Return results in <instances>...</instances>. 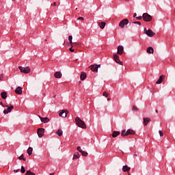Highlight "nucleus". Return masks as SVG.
I'll use <instances>...</instances> for the list:
<instances>
[{"instance_id":"40","label":"nucleus","mask_w":175,"mask_h":175,"mask_svg":"<svg viewBox=\"0 0 175 175\" xmlns=\"http://www.w3.org/2000/svg\"><path fill=\"white\" fill-rule=\"evenodd\" d=\"M18 172H20V169L14 170V173H18Z\"/></svg>"},{"instance_id":"7","label":"nucleus","mask_w":175,"mask_h":175,"mask_svg":"<svg viewBox=\"0 0 175 175\" xmlns=\"http://www.w3.org/2000/svg\"><path fill=\"white\" fill-rule=\"evenodd\" d=\"M113 59L116 64H119V65H122V62L120 60V56H118V55H113Z\"/></svg>"},{"instance_id":"21","label":"nucleus","mask_w":175,"mask_h":175,"mask_svg":"<svg viewBox=\"0 0 175 175\" xmlns=\"http://www.w3.org/2000/svg\"><path fill=\"white\" fill-rule=\"evenodd\" d=\"M120 131H113L112 133V137H117V136H120Z\"/></svg>"},{"instance_id":"41","label":"nucleus","mask_w":175,"mask_h":175,"mask_svg":"<svg viewBox=\"0 0 175 175\" xmlns=\"http://www.w3.org/2000/svg\"><path fill=\"white\" fill-rule=\"evenodd\" d=\"M137 20H142L143 18V16H137L136 17Z\"/></svg>"},{"instance_id":"31","label":"nucleus","mask_w":175,"mask_h":175,"mask_svg":"<svg viewBox=\"0 0 175 175\" xmlns=\"http://www.w3.org/2000/svg\"><path fill=\"white\" fill-rule=\"evenodd\" d=\"M80 157H79V154H75L73 157H72V159H79Z\"/></svg>"},{"instance_id":"39","label":"nucleus","mask_w":175,"mask_h":175,"mask_svg":"<svg viewBox=\"0 0 175 175\" xmlns=\"http://www.w3.org/2000/svg\"><path fill=\"white\" fill-rule=\"evenodd\" d=\"M69 51H70L71 53H75V49H72V47L69 49Z\"/></svg>"},{"instance_id":"42","label":"nucleus","mask_w":175,"mask_h":175,"mask_svg":"<svg viewBox=\"0 0 175 175\" xmlns=\"http://www.w3.org/2000/svg\"><path fill=\"white\" fill-rule=\"evenodd\" d=\"M2 79H3V75H0V81L2 80Z\"/></svg>"},{"instance_id":"2","label":"nucleus","mask_w":175,"mask_h":175,"mask_svg":"<svg viewBox=\"0 0 175 175\" xmlns=\"http://www.w3.org/2000/svg\"><path fill=\"white\" fill-rule=\"evenodd\" d=\"M18 69L20 70L21 73H25V75H28V73L31 72V68L29 67L19 66Z\"/></svg>"},{"instance_id":"22","label":"nucleus","mask_w":175,"mask_h":175,"mask_svg":"<svg viewBox=\"0 0 175 175\" xmlns=\"http://www.w3.org/2000/svg\"><path fill=\"white\" fill-rule=\"evenodd\" d=\"M2 99H6L8 98V93L6 92H3L1 94Z\"/></svg>"},{"instance_id":"6","label":"nucleus","mask_w":175,"mask_h":175,"mask_svg":"<svg viewBox=\"0 0 175 175\" xmlns=\"http://www.w3.org/2000/svg\"><path fill=\"white\" fill-rule=\"evenodd\" d=\"M91 70H92V72H98V69H99V68H100V64L96 65H91L90 66Z\"/></svg>"},{"instance_id":"45","label":"nucleus","mask_w":175,"mask_h":175,"mask_svg":"<svg viewBox=\"0 0 175 175\" xmlns=\"http://www.w3.org/2000/svg\"><path fill=\"white\" fill-rule=\"evenodd\" d=\"M0 105H1V106H3V103L2 102L0 103Z\"/></svg>"},{"instance_id":"3","label":"nucleus","mask_w":175,"mask_h":175,"mask_svg":"<svg viewBox=\"0 0 175 175\" xmlns=\"http://www.w3.org/2000/svg\"><path fill=\"white\" fill-rule=\"evenodd\" d=\"M142 18H144V21L148 23L152 20V16H151V15L148 14V13H144L142 15Z\"/></svg>"},{"instance_id":"24","label":"nucleus","mask_w":175,"mask_h":175,"mask_svg":"<svg viewBox=\"0 0 175 175\" xmlns=\"http://www.w3.org/2000/svg\"><path fill=\"white\" fill-rule=\"evenodd\" d=\"M32 151H33V148H32V147L28 148L27 149L28 155H32Z\"/></svg>"},{"instance_id":"46","label":"nucleus","mask_w":175,"mask_h":175,"mask_svg":"<svg viewBox=\"0 0 175 175\" xmlns=\"http://www.w3.org/2000/svg\"><path fill=\"white\" fill-rule=\"evenodd\" d=\"M55 174V173L53 172V173H51V174H49V175H54Z\"/></svg>"},{"instance_id":"8","label":"nucleus","mask_w":175,"mask_h":175,"mask_svg":"<svg viewBox=\"0 0 175 175\" xmlns=\"http://www.w3.org/2000/svg\"><path fill=\"white\" fill-rule=\"evenodd\" d=\"M38 135L39 137H43L44 135V129H38Z\"/></svg>"},{"instance_id":"20","label":"nucleus","mask_w":175,"mask_h":175,"mask_svg":"<svg viewBox=\"0 0 175 175\" xmlns=\"http://www.w3.org/2000/svg\"><path fill=\"white\" fill-rule=\"evenodd\" d=\"M131 170V167H128V165H124L122 167V172H129Z\"/></svg>"},{"instance_id":"25","label":"nucleus","mask_w":175,"mask_h":175,"mask_svg":"<svg viewBox=\"0 0 175 175\" xmlns=\"http://www.w3.org/2000/svg\"><path fill=\"white\" fill-rule=\"evenodd\" d=\"M64 132L62 131V130L58 129L56 131V135H58V136H62Z\"/></svg>"},{"instance_id":"10","label":"nucleus","mask_w":175,"mask_h":175,"mask_svg":"<svg viewBox=\"0 0 175 175\" xmlns=\"http://www.w3.org/2000/svg\"><path fill=\"white\" fill-rule=\"evenodd\" d=\"M59 117H62L63 118H66L68 116V111H64L62 110L59 113Z\"/></svg>"},{"instance_id":"1","label":"nucleus","mask_w":175,"mask_h":175,"mask_svg":"<svg viewBox=\"0 0 175 175\" xmlns=\"http://www.w3.org/2000/svg\"><path fill=\"white\" fill-rule=\"evenodd\" d=\"M75 122H76L77 126H79V128H82L83 129H87V126L85 125V123L84 122V121H83L81 119H80V118H79V117L76 118Z\"/></svg>"},{"instance_id":"16","label":"nucleus","mask_w":175,"mask_h":175,"mask_svg":"<svg viewBox=\"0 0 175 175\" xmlns=\"http://www.w3.org/2000/svg\"><path fill=\"white\" fill-rule=\"evenodd\" d=\"M148 54H154V48L152 46H149L146 49Z\"/></svg>"},{"instance_id":"11","label":"nucleus","mask_w":175,"mask_h":175,"mask_svg":"<svg viewBox=\"0 0 175 175\" xmlns=\"http://www.w3.org/2000/svg\"><path fill=\"white\" fill-rule=\"evenodd\" d=\"M124 52V46L120 45L118 46V51L117 53L119 54V55H122V53Z\"/></svg>"},{"instance_id":"18","label":"nucleus","mask_w":175,"mask_h":175,"mask_svg":"<svg viewBox=\"0 0 175 175\" xmlns=\"http://www.w3.org/2000/svg\"><path fill=\"white\" fill-rule=\"evenodd\" d=\"M87 79V74L84 72H82L81 74V80L84 81Z\"/></svg>"},{"instance_id":"17","label":"nucleus","mask_w":175,"mask_h":175,"mask_svg":"<svg viewBox=\"0 0 175 175\" xmlns=\"http://www.w3.org/2000/svg\"><path fill=\"white\" fill-rule=\"evenodd\" d=\"M164 79H165V75L160 76L159 79L156 81V84H161L162 81H163Z\"/></svg>"},{"instance_id":"23","label":"nucleus","mask_w":175,"mask_h":175,"mask_svg":"<svg viewBox=\"0 0 175 175\" xmlns=\"http://www.w3.org/2000/svg\"><path fill=\"white\" fill-rule=\"evenodd\" d=\"M126 133H127V135H135V131H133L132 129H128L126 131Z\"/></svg>"},{"instance_id":"50","label":"nucleus","mask_w":175,"mask_h":175,"mask_svg":"<svg viewBox=\"0 0 175 175\" xmlns=\"http://www.w3.org/2000/svg\"><path fill=\"white\" fill-rule=\"evenodd\" d=\"M12 1H16V0H12Z\"/></svg>"},{"instance_id":"47","label":"nucleus","mask_w":175,"mask_h":175,"mask_svg":"<svg viewBox=\"0 0 175 175\" xmlns=\"http://www.w3.org/2000/svg\"><path fill=\"white\" fill-rule=\"evenodd\" d=\"M155 112H156V113H158V110H155Z\"/></svg>"},{"instance_id":"44","label":"nucleus","mask_w":175,"mask_h":175,"mask_svg":"<svg viewBox=\"0 0 175 175\" xmlns=\"http://www.w3.org/2000/svg\"><path fill=\"white\" fill-rule=\"evenodd\" d=\"M53 6H57V3L54 2L53 3Z\"/></svg>"},{"instance_id":"49","label":"nucleus","mask_w":175,"mask_h":175,"mask_svg":"<svg viewBox=\"0 0 175 175\" xmlns=\"http://www.w3.org/2000/svg\"><path fill=\"white\" fill-rule=\"evenodd\" d=\"M126 1H129V0H125Z\"/></svg>"},{"instance_id":"32","label":"nucleus","mask_w":175,"mask_h":175,"mask_svg":"<svg viewBox=\"0 0 175 175\" xmlns=\"http://www.w3.org/2000/svg\"><path fill=\"white\" fill-rule=\"evenodd\" d=\"M21 172L25 173V167H24L23 165L21 166Z\"/></svg>"},{"instance_id":"4","label":"nucleus","mask_w":175,"mask_h":175,"mask_svg":"<svg viewBox=\"0 0 175 175\" xmlns=\"http://www.w3.org/2000/svg\"><path fill=\"white\" fill-rule=\"evenodd\" d=\"M5 107H7V109L3 110V113L5 114H9V113H10V111H12V110L14 109V107L13 105H5Z\"/></svg>"},{"instance_id":"15","label":"nucleus","mask_w":175,"mask_h":175,"mask_svg":"<svg viewBox=\"0 0 175 175\" xmlns=\"http://www.w3.org/2000/svg\"><path fill=\"white\" fill-rule=\"evenodd\" d=\"M54 77L55 79H61V77H62V73L59 71H57L54 74Z\"/></svg>"},{"instance_id":"13","label":"nucleus","mask_w":175,"mask_h":175,"mask_svg":"<svg viewBox=\"0 0 175 175\" xmlns=\"http://www.w3.org/2000/svg\"><path fill=\"white\" fill-rule=\"evenodd\" d=\"M143 123H144V125L146 126L147 125H148V122H150V121H151V118H143Z\"/></svg>"},{"instance_id":"35","label":"nucleus","mask_w":175,"mask_h":175,"mask_svg":"<svg viewBox=\"0 0 175 175\" xmlns=\"http://www.w3.org/2000/svg\"><path fill=\"white\" fill-rule=\"evenodd\" d=\"M132 110L134 111H137V110H139V109H137V107H136L135 106H133L132 108Z\"/></svg>"},{"instance_id":"29","label":"nucleus","mask_w":175,"mask_h":175,"mask_svg":"<svg viewBox=\"0 0 175 175\" xmlns=\"http://www.w3.org/2000/svg\"><path fill=\"white\" fill-rule=\"evenodd\" d=\"M81 153L82 154L83 157H87L88 155V152L83 150H82Z\"/></svg>"},{"instance_id":"48","label":"nucleus","mask_w":175,"mask_h":175,"mask_svg":"<svg viewBox=\"0 0 175 175\" xmlns=\"http://www.w3.org/2000/svg\"><path fill=\"white\" fill-rule=\"evenodd\" d=\"M107 100H110V98H107Z\"/></svg>"},{"instance_id":"14","label":"nucleus","mask_w":175,"mask_h":175,"mask_svg":"<svg viewBox=\"0 0 175 175\" xmlns=\"http://www.w3.org/2000/svg\"><path fill=\"white\" fill-rule=\"evenodd\" d=\"M15 92L18 95H21V94H23V88H21V87L16 88V89L15 90Z\"/></svg>"},{"instance_id":"27","label":"nucleus","mask_w":175,"mask_h":175,"mask_svg":"<svg viewBox=\"0 0 175 175\" xmlns=\"http://www.w3.org/2000/svg\"><path fill=\"white\" fill-rule=\"evenodd\" d=\"M72 39H73V36H68V41L70 43V44H73V42L72 41Z\"/></svg>"},{"instance_id":"34","label":"nucleus","mask_w":175,"mask_h":175,"mask_svg":"<svg viewBox=\"0 0 175 175\" xmlns=\"http://www.w3.org/2000/svg\"><path fill=\"white\" fill-rule=\"evenodd\" d=\"M103 96H105V98H107V96H109V94H108L107 92H104L103 93Z\"/></svg>"},{"instance_id":"28","label":"nucleus","mask_w":175,"mask_h":175,"mask_svg":"<svg viewBox=\"0 0 175 175\" xmlns=\"http://www.w3.org/2000/svg\"><path fill=\"white\" fill-rule=\"evenodd\" d=\"M121 136H128V134L125 130H123L121 133Z\"/></svg>"},{"instance_id":"12","label":"nucleus","mask_w":175,"mask_h":175,"mask_svg":"<svg viewBox=\"0 0 175 175\" xmlns=\"http://www.w3.org/2000/svg\"><path fill=\"white\" fill-rule=\"evenodd\" d=\"M39 118L41 120V122H44V124H46V122H50V119H49V118H47V117L42 118V116H39Z\"/></svg>"},{"instance_id":"5","label":"nucleus","mask_w":175,"mask_h":175,"mask_svg":"<svg viewBox=\"0 0 175 175\" xmlns=\"http://www.w3.org/2000/svg\"><path fill=\"white\" fill-rule=\"evenodd\" d=\"M129 23V21H128V19H124L120 22L119 27H120V28H124L125 25H128Z\"/></svg>"},{"instance_id":"9","label":"nucleus","mask_w":175,"mask_h":175,"mask_svg":"<svg viewBox=\"0 0 175 175\" xmlns=\"http://www.w3.org/2000/svg\"><path fill=\"white\" fill-rule=\"evenodd\" d=\"M144 31H146V35H148V36L152 37L154 36V35H155V33H154V31H152V30L151 29L146 30V29H144Z\"/></svg>"},{"instance_id":"37","label":"nucleus","mask_w":175,"mask_h":175,"mask_svg":"<svg viewBox=\"0 0 175 175\" xmlns=\"http://www.w3.org/2000/svg\"><path fill=\"white\" fill-rule=\"evenodd\" d=\"M77 151H79V152H81V151H83V150H81V147H80V146H78V147L77 148Z\"/></svg>"},{"instance_id":"26","label":"nucleus","mask_w":175,"mask_h":175,"mask_svg":"<svg viewBox=\"0 0 175 175\" xmlns=\"http://www.w3.org/2000/svg\"><path fill=\"white\" fill-rule=\"evenodd\" d=\"M25 175H36V174H35V173L31 172V170H27L26 172V173L25 174Z\"/></svg>"},{"instance_id":"38","label":"nucleus","mask_w":175,"mask_h":175,"mask_svg":"<svg viewBox=\"0 0 175 175\" xmlns=\"http://www.w3.org/2000/svg\"><path fill=\"white\" fill-rule=\"evenodd\" d=\"M77 20H81V21H84V18L83 17L80 16L77 18Z\"/></svg>"},{"instance_id":"33","label":"nucleus","mask_w":175,"mask_h":175,"mask_svg":"<svg viewBox=\"0 0 175 175\" xmlns=\"http://www.w3.org/2000/svg\"><path fill=\"white\" fill-rule=\"evenodd\" d=\"M132 24H137L138 25H142V23H140L139 21L133 22Z\"/></svg>"},{"instance_id":"43","label":"nucleus","mask_w":175,"mask_h":175,"mask_svg":"<svg viewBox=\"0 0 175 175\" xmlns=\"http://www.w3.org/2000/svg\"><path fill=\"white\" fill-rule=\"evenodd\" d=\"M136 16H137V14L136 13H134L133 17H134V18H136Z\"/></svg>"},{"instance_id":"19","label":"nucleus","mask_w":175,"mask_h":175,"mask_svg":"<svg viewBox=\"0 0 175 175\" xmlns=\"http://www.w3.org/2000/svg\"><path fill=\"white\" fill-rule=\"evenodd\" d=\"M98 25L101 29H103L106 27V23L105 22H98Z\"/></svg>"},{"instance_id":"36","label":"nucleus","mask_w":175,"mask_h":175,"mask_svg":"<svg viewBox=\"0 0 175 175\" xmlns=\"http://www.w3.org/2000/svg\"><path fill=\"white\" fill-rule=\"evenodd\" d=\"M159 135L161 137H162V136H163V133L162 132V131L159 130Z\"/></svg>"},{"instance_id":"30","label":"nucleus","mask_w":175,"mask_h":175,"mask_svg":"<svg viewBox=\"0 0 175 175\" xmlns=\"http://www.w3.org/2000/svg\"><path fill=\"white\" fill-rule=\"evenodd\" d=\"M18 159L23 160V161H27V159H26L25 158H24V154H21V155L18 157Z\"/></svg>"}]
</instances>
